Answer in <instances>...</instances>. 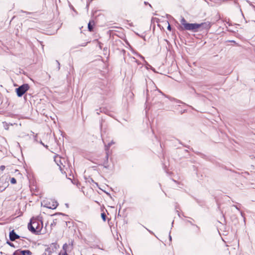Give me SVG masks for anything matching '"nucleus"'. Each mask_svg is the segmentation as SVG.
Segmentation results:
<instances>
[{"mask_svg": "<svg viewBox=\"0 0 255 255\" xmlns=\"http://www.w3.org/2000/svg\"><path fill=\"white\" fill-rule=\"evenodd\" d=\"M180 22L183 26L181 27L182 29L191 31L193 32H197L198 29L200 27H202V29H209L211 26V23L209 21L200 24L187 23L183 17L181 18Z\"/></svg>", "mask_w": 255, "mask_h": 255, "instance_id": "f257e3e1", "label": "nucleus"}, {"mask_svg": "<svg viewBox=\"0 0 255 255\" xmlns=\"http://www.w3.org/2000/svg\"><path fill=\"white\" fill-rule=\"evenodd\" d=\"M41 223L36 219H32L28 225V229L33 233L38 234L41 229Z\"/></svg>", "mask_w": 255, "mask_h": 255, "instance_id": "f03ea898", "label": "nucleus"}, {"mask_svg": "<svg viewBox=\"0 0 255 255\" xmlns=\"http://www.w3.org/2000/svg\"><path fill=\"white\" fill-rule=\"evenodd\" d=\"M42 204L44 207L51 209H55L58 205V202L54 199H47L43 201Z\"/></svg>", "mask_w": 255, "mask_h": 255, "instance_id": "7ed1b4c3", "label": "nucleus"}, {"mask_svg": "<svg viewBox=\"0 0 255 255\" xmlns=\"http://www.w3.org/2000/svg\"><path fill=\"white\" fill-rule=\"evenodd\" d=\"M29 85L24 84L16 89V94L18 97H21L28 89Z\"/></svg>", "mask_w": 255, "mask_h": 255, "instance_id": "20e7f679", "label": "nucleus"}, {"mask_svg": "<svg viewBox=\"0 0 255 255\" xmlns=\"http://www.w3.org/2000/svg\"><path fill=\"white\" fill-rule=\"evenodd\" d=\"M156 67L153 69V71L157 73H159L160 74L165 75L167 73L166 71L164 69V66L165 65H161L159 66V65H155Z\"/></svg>", "mask_w": 255, "mask_h": 255, "instance_id": "39448f33", "label": "nucleus"}, {"mask_svg": "<svg viewBox=\"0 0 255 255\" xmlns=\"http://www.w3.org/2000/svg\"><path fill=\"white\" fill-rule=\"evenodd\" d=\"M19 236L17 235L14 231V230L11 231L9 233V239L11 241H14L16 239H19Z\"/></svg>", "mask_w": 255, "mask_h": 255, "instance_id": "423d86ee", "label": "nucleus"}, {"mask_svg": "<svg viewBox=\"0 0 255 255\" xmlns=\"http://www.w3.org/2000/svg\"><path fill=\"white\" fill-rule=\"evenodd\" d=\"M21 255H32V253L29 250L20 251Z\"/></svg>", "mask_w": 255, "mask_h": 255, "instance_id": "0eeeda50", "label": "nucleus"}, {"mask_svg": "<svg viewBox=\"0 0 255 255\" xmlns=\"http://www.w3.org/2000/svg\"><path fill=\"white\" fill-rule=\"evenodd\" d=\"M115 142L113 141H112L111 142H109L107 145H105V150L107 151L109 149L110 146L113 144H114Z\"/></svg>", "mask_w": 255, "mask_h": 255, "instance_id": "6e6552de", "label": "nucleus"}, {"mask_svg": "<svg viewBox=\"0 0 255 255\" xmlns=\"http://www.w3.org/2000/svg\"><path fill=\"white\" fill-rule=\"evenodd\" d=\"M68 248V245L66 244H65L63 246V249L65 251L64 253L62 255H68L67 252H66V250H67V248Z\"/></svg>", "mask_w": 255, "mask_h": 255, "instance_id": "1a4fd4ad", "label": "nucleus"}, {"mask_svg": "<svg viewBox=\"0 0 255 255\" xmlns=\"http://www.w3.org/2000/svg\"><path fill=\"white\" fill-rule=\"evenodd\" d=\"M88 28L90 31H93V27L91 24V22L90 21L88 24Z\"/></svg>", "mask_w": 255, "mask_h": 255, "instance_id": "9d476101", "label": "nucleus"}, {"mask_svg": "<svg viewBox=\"0 0 255 255\" xmlns=\"http://www.w3.org/2000/svg\"><path fill=\"white\" fill-rule=\"evenodd\" d=\"M10 182L11 184H14L16 183V180L14 177L10 178Z\"/></svg>", "mask_w": 255, "mask_h": 255, "instance_id": "9b49d317", "label": "nucleus"}, {"mask_svg": "<svg viewBox=\"0 0 255 255\" xmlns=\"http://www.w3.org/2000/svg\"><path fill=\"white\" fill-rule=\"evenodd\" d=\"M12 255H21L20 250H18L14 252Z\"/></svg>", "mask_w": 255, "mask_h": 255, "instance_id": "f8f14e48", "label": "nucleus"}, {"mask_svg": "<svg viewBox=\"0 0 255 255\" xmlns=\"http://www.w3.org/2000/svg\"><path fill=\"white\" fill-rule=\"evenodd\" d=\"M145 68L147 69H151L153 70V69L154 68V67H152V65H145Z\"/></svg>", "mask_w": 255, "mask_h": 255, "instance_id": "ddd939ff", "label": "nucleus"}, {"mask_svg": "<svg viewBox=\"0 0 255 255\" xmlns=\"http://www.w3.org/2000/svg\"><path fill=\"white\" fill-rule=\"evenodd\" d=\"M101 217H102V218L103 220V221H106V215L105 214V213H102Z\"/></svg>", "mask_w": 255, "mask_h": 255, "instance_id": "4468645a", "label": "nucleus"}, {"mask_svg": "<svg viewBox=\"0 0 255 255\" xmlns=\"http://www.w3.org/2000/svg\"><path fill=\"white\" fill-rule=\"evenodd\" d=\"M4 169H5V166H4V165H1V166L0 167V169L1 171H3Z\"/></svg>", "mask_w": 255, "mask_h": 255, "instance_id": "2eb2a0df", "label": "nucleus"}, {"mask_svg": "<svg viewBox=\"0 0 255 255\" xmlns=\"http://www.w3.org/2000/svg\"><path fill=\"white\" fill-rule=\"evenodd\" d=\"M40 143L42 145H43L44 146L46 147V148H47V147H48V146H47V145H45V144L42 142V141H41L40 142Z\"/></svg>", "mask_w": 255, "mask_h": 255, "instance_id": "dca6fc26", "label": "nucleus"}, {"mask_svg": "<svg viewBox=\"0 0 255 255\" xmlns=\"http://www.w3.org/2000/svg\"><path fill=\"white\" fill-rule=\"evenodd\" d=\"M7 243L10 246L13 247V245L12 243H11L10 242H7Z\"/></svg>", "mask_w": 255, "mask_h": 255, "instance_id": "f3484780", "label": "nucleus"}, {"mask_svg": "<svg viewBox=\"0 0 255 255\" xmlns=\"http://www.w3.org/2000/svg\"><path fill=\"white\" fill-rule=\"evenodd\" d=\"M104 167L106 168H108V166L107 165V163H105L104 164Z\"/></svg>", "mask_w": 255, "mask_h": 255, "instance_id": "a211bd4d", "label": "nucleus"}, {"mask_svg": "<svg viewBox=\"0 0 255 255\" xmlns=\"http://www.w3.org/2000/svg\"><path fill=\"white\" fill-rule=\"evenodd\" d=\"M149 93H148V91L147 90V99L149 98Z\"/></svg>", "mask_w": 255, "mask_h": 255, "instance_id": "6ab92c4d", "label": "nucleus"}, {"mask_svg": "<svg viewBox=\"0 0 255 255\" xmlns=\"http://www.w3.org/2000/svg\"><path fill=\"white\" fill-rule=\"evenodd\" d=\"M167 28H168V29H169V30L171 29V26L169 24L168 25Z\"/></svg>", "mask_w": 255, "mask_h": 255, "instance_id": "aec40b11", "label": "nucleus"}, {"mask_svg": "<svg viewBox=\"0 0 255 255\" xmlns=\"http://www.w3.org/2000/svg\"><path fill=\"white\" fill-rule=\"evenodd\" d=\"M106 158L107 160H108V153H107V155L106 156Z\"/></svg>", "mask_w": 255, "mask_h": 255, "instance_id": "412c9836", "label": "nucleus"}, {"mask_svg": "<svg viewBox=\"0 0 255 255\" xmlns=\"http://www.w3.org/2000/svg\"><path fill=\"white\" fill-rule=\"evenodd\" d=\"M234 207H235L237 209L239 210V208H238V207L237 206H236V205H234Z\"/></svg>", "mask_w": 255, "mask_h": 255, "instance_id": "4be33fe9", "label": "nucleus"}, {"mask_svg": "<svg viewBox=\"0 0 255 255\" xmlns=\"http://www.w3.org/2000/svg\"><path fill=\"white\" fill-rule=\"evenodd\" d=\"M188 68H189L190 67V65L189 64H188V65H186Z\"/></svg>", "mask_w": 255, "mask_h": 255, "instance_id": "5701e85b", "label": "nucleus"}, {"mask_svg": "<svg viewBox=\"0 0 255 255\" xmlns=\"http://www.w3.org/2000/svg\"><path fill=\"white\" fill-rule=\"evenodd\" d=\"M169 239L170 241L171 240V237L170 236H169Z\"/></svg>", "mask_w": 255, "mask_h": 255, "instance_id": "b1692460", "label": "nucleus"}, {"mask_svg": "<svg viewBox=\"0 0 255 255\" xmlns=\"http://www.w3.org/2000/svg\"><path fill=\"white\" fill-rule=\"evenodd\" d=\"M144 4H148V3H147V2H145H145H144Z\"/></svg>", "mask_w": 255, "mask_h": 255, "instance_id": "393cba45", "label": "nucleus"}, {"mask_svg": "<svg viewBox=\"0 0 255 255\" xmlns=\"http://www.w3.org/2000/svg\"><path fill=\"white\" fill-rule=\"evenodd\" d=\"M231 42H233V43L235 42V41H234V40H232V41H231Z\"/></svg>", "mask_w": 255, "mask_h": 255, "instance_id": "a878e982", "label": "nucleus"}, {"mask_svg": "<svg viewBox=\"0 0 255 255\" xmlns=\"http://www.w3.org/2000/svg\"><path fill=\"white\" fill-rule=\"evenodd\" d=\"M58 68V70L60 69L59 65L58 66V68Z\"/></svg>", "mask_w": 255, "mask_h": 255, "instance_id": "bb28decb", "label": "nucleus"}, {"mask_svg": "<svg viewBox=\"0 0 255 255\" xmlns=\"http://www.w3.org/2000/svg\"><path fill=\"white\" fill-rule=\"evenodd\" d=\"M56 62L58 63V64H59V63H58V61H56Z\"/></svg>", "mask_w": 255, "mask_h": 255, "instance_id": "cd10ccee", "label": "nucleus"}, {"mask_svg": "<svg viewBox=\"0 0 255 255\" xmlns=\"http://www.w3.org/2000/svg\"><path fill=\"white\" fill-rule=\"evenodd\" d=\"M56 62L58 63V64H59V63H58V61H56Z\"/></svg>", "mask_w": 255, "mask_h": 255, "instance_id": "c85d7f7f", "label": "nucleus"}, {"mask_svg": "<svg viewBox=\"0 0 255 255\" xmlns=\"http://www.w3.org/2000/svg\"><path fill=\"white\" fill-rule=\"evenodd\" d=\"M56 62L58 63V64H59V63H58V61H56Z\"/></svg>", "mask_w": 255, "mask_h": 255, "instance_id": "c756f323", "label": "nucleus"}]
</instances>
